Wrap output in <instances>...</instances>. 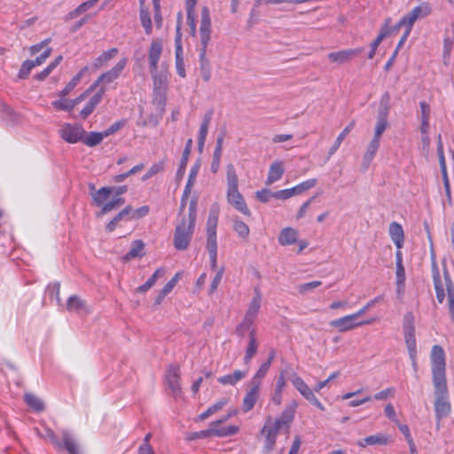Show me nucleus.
Here are the masks:
<instances>
[{
	"instance_id": "obj_17",
	"label": "nucleus",
	"mask_w": 454,
	"mask_h": 454,
	"mask_svg": "<svg viewBox=\"0 0 454 454\" xmlns=\"http://www.w3.org/2000/svg\"><path fill=\"white\" fill-rule=\"evenodd\" d=\"M87 97L88 91L84 90L82 94L74 99L61 98L60 99L53 101L51 105L56 110L67 111L70 113L78 104L85 100Z\"/></svg>"
},
{
	"instance_id": "obj_23",
	"label": "nucleus",
	"mask_w": 454,
	"mask_h": 454,
	"mask_svg": "<svg viewBox=\"0 0 454 454\" xmlns=\"http://www.w3.org/2000/svg\"><path fill=\"white\" fill-rule=\"evenodd\" d=\"M260 382H255L254 385H251L250 389L247 391L243 399L242 410L244 412H247L254 407L260 395Z\"/></svg>"
},
{
	"instance_id": "obj_26",
	"label": "nucleus",
	"mask_w": 454,
	"mask_h": 454,
	"mask_svg": "<svg viewBox=\"0 0 454 454\" xmlns=\"http://www.w3.org/2000/svg\"><path fill=\"white\" fill-rule=\"evenodd\" d=\"M390 437L384 434H377L369 435L362 440H359L356 444L361 448L372 445H387L390 442Z\"/></svg>"
},
{
	"instance_id": "obj_56",
	"label": "nucleus",
	"mask_w": 454,
	"mask_h": 454,
	"mask_svg": "<svg viewBox=\"0 0 454 454\" xmlns=\"http://www.w3.org/2000/svg\"><path fill=\"white\" fill-rule=\"evenodd\" d=\"M207 250L208 253H217L216 232H207Z\"/></svg>"
},
{
	"instance_id": "obj_6",
	"label": "nucleus",
	"mask_w": 454,
	"mask_h": 454,
	"mask_svg": "<svg viewBox=\"0 0 454 454\" xmlns=\"http://www.w3.org/2000/svg\"><path fill=\"white\" fill-rule=\"evenodd\" d=\"M430 361L432 366L433 383L447 382L445 353L441 346H433L430 355Z\"/></svg>"
},
{
	"instance_id": "obj_15",
	"label": "nucleus",
	"mask_w": 454,
	"mask_h": 454,
	"mask_svg": "<svg viewBox=\"0 0 454 454\" xmlns=\"http://www.w3.org/2000/svg\"><path fill=\"white\" fill-rule=\"evenodd\" d=\"M162 52V40L159 38L153 39L147 51L150 72L160 69L159 62L161 58Z\"/></svg>"
},
{
	"instance_id": "obj_22",
	"label": "nucleus",
	"mask_w": 454,
	"mask_h": 454,
	"mask_svg": "<svg viewBox=\"0 0 454 454\" xmlns=\"http://www.w3.org/2000/svg\"><path fill=\"white\" fill-rule=\"evenodd\" d=\"M208 430L211 437H226L236 434L239 432V427L236 426L222 427L221 421L215 420L209 424Z\"/></svg>"
},
{
	"instance_id": "obj_21",
	"label": "nucleus",
	"mask_w": 454,
	"mask_h": 454,
	"mask_svg": "<svg viewBox=\"0 0 454 454\" xmlns=\"http://www.w3.org/2000/svg\"><path fill=\"white\" fill-rule=\"evenodd\" d=\"M362 52L361 48L343 50L339 51L331 52L327 55L328 59L331 62L337 63L339 65L348 62L351 59L357 56Z\"/></svg>"
},
{
	"instance_id": "obj_52",
	"label": "nucleus",
	"mask_w": 454,
	"mask_h": 454,
	"mask_svg": "<svg viewBox=\"0 0 454 454\" xmlns=\"http://www.w3.org/2000/svg\"><path fill=\"white\" fill-rule=\"evenodd\" d=\"M67 309L69 311H80L84 309V302L76 295L70 296L67 302Z\"/></svg>"
},
{
	"instance_id": "obj_58",
	"label": "nucleus",
	"mask_w": 454,
	"mask_h": 454,
	"mask_svg": "<svg viewBox=\"0 0 454 454\" xmlns=\"http://www.w3.org/2000/svg\"><path fill=\"white\" fill-rule=\"evenodd\" d=\"M223 272H224V268L223 267H221L219 268L216 272H215V275L211 282V285H210V287H209V290H208V293L209 294H214L219 284L221 283L222 281V278H223Z\"/></svg>"
},
{
	"instance_id": "obj_32",
	"label": "nucleus",
	"mask_w": 454,
	"mask_h": 454,
	"mask_svg": "<svg viewBox=\"0 0 454 454\" xmlns=\"http://www.w3.org/2000/svg\"><path fill=\"white\" fill-rule=\"evenodd\" d=\"M286 385L285 372H281L277 379L274 393L271 396V401L276 405H280L282 403V395L284 388Z\"/></svg>"
},
{
	"instance_id": "obj_14",
	"label": "nucleus",
	"mask_w": 454,
	"mask_h": 454,
	"mask_svg": "<svg viewBox=\"0 0 454 454\" xmlns=\"http://www.w3.org/2000/svg\"><path fill=\"white\" fill-rule=\"evenodd\" d=\"M106 93L105 88H99L94 93H90L85 99L88 98L83 107L79 112V117L81 119H87L101 103L103 97Z\"/></svg>"
},
{
	"instance_id": "obj_50",
	"label": "nucleus",
	"mask_w": 454,
	"mask_h": 454,
	"mask_svg": "<svg viewBox=\"0 0 454 454\" xmlns=\"http://www.w3.org/2000/svg\"><path fill=\"white\" fill-rule=\"evenodd\" d=\"M317 184L316 178L308 179L293 187L294 195H301L306 191L314 188Z\"/></svg>"
},
{
	"instance_id": "obj_18",
	"label": "nucleus",
	"mask_w": 454,
	"mask_h": 454,
	"mask_svg": "<svg viewBox=\"0 0 454 454\" xmlns=\"http://www.w3.org/2000/svg\"><path fill=\"white\" fill-rule=\"evenodd\" d=\"M200 168V161H196L191 168L188 180H187L186 185L184 187V192H183V195L181 198V207H180L181 210H183L184 208V207L187 203L188 197L192 192V188L193 184L196 182V178L199 174Z\"/></svg>"
},
{
	"instance_id": "obj_43",
	"label": "nucleus",
	"mask_w": 454,
	"mask_h": 454,
	"mask_svg": "<svg viewBox=\"0 0 454 454\" xmlns=\"http://www.w3.org/2000/svg\"><path fill=\"white\" fill-rule=\"evenodd\" d=\"M227 191L239 189V178L232 164L226 167Z\"/></svg>"
},
{
	"instance_id": "obj_45",
	"label": "nucleus",
	"mask_w": 454,
	"mask_h": 454,
	"mask_svg": "<svg viewBox=\"0 0 454 454\" xmlns=\"http://www.w3.org/2000/svg\"><path fill=\"white\" fill-rule=\"evenodd\" d=\"M24 400L27 406H29L33 411L36 412H40L44 410L43 402L39 397L33 394H25Z\"/></svg>"
},
{
	"instance_id": "obj_33",
	"label": "nucleus",
	"mask_w": 454,
	"mask_h": 454,
	"mask_svg": "<svg viewBox=\"0 0 454 454\" xmlns=\"http://www.w3.org/2000/svg\"><path fill=\"white\" fill-rule=\"evenodd\" d=\"M197 4V0H185V7H186V14H187V21L189 23L191 28V34L195 35L196 34V14H195V7Z\"/></svg>"
},
{
	"instance_id": "obj_28",
	"label": "nucleus",
	"mask_w": 454,
	"mask_h": 454,
	"mask_svg": "<svg viewBox=\"0 0 454 454\" xmlns=\"http://www.w3.org/2000/svg\"><path fill=\"white\" fill-rule=\"evenodd\" d=\"M258 350V342L256 340V330L252 329L251 333L249 334L248 344L246 348L245 356H244V364L248 365L257 353Z\"/></svg>"
},
{
	"instance_id": "obj_64",
	"label": "nucleus",
	"mask_w": 454,
	"mask_h": 454,
	"mask_svg": "<svg viewBox=\"0 0 454 454\" xmlns=\"http://www.w3.org/2000/svg\"><path fill=\"white\" fill-rule=\"evenodd\" d=\"M34 68L32 60H26L22 63L19 71V77L25 79L28 76L30 71Z\"/></svg>"
},
{
	"instance_id": "obj_12",
	"label": "nucleus",
	"mask_w": 454,
	"mask_h": 454,
	"mask_svg": "<svg viewBox=\"0 0 454 454\" xmlns=\"http://www.w3.org/2000/svg\"><path fill=\"white\" fill-rule=\"evenodd\" d=\"M388 102L389 95L385 93L380 100L381 108L379 111L377 121L374 128V138L381 140V136L388 127L387 114H388Z\"/></svg>"
},
{
	"instance_id": "obj_25",
	"label": "nucleus",
	"mask_w": 454,
	"mask_h": 454,
	"mask_svg": "<svg viewBox=\"0 0 454 454\" xmlns=\"http://www.w3.org/2000/svg\"><path fill=\"white\" fill-rule=\"evenodd\" d=\"M444 282L447 293V308L450 313L451 321L454 324V285L451 281L450 276L447 270L444 271Z\"/></svg>"
},
{
	"instance_id": "obj_20",
	"label": "nucleus",
	"mask_w": 454,
	"mask_h": 454,
	"mask_svg": "<svg viewBox=\"0 0 454 454\" xmlns=\"http://www.w3.org/2000/svg\"><path fill=\"white\" fill-rule=\"evenodd\" d=\"M254 295L251 301L248 304V308L247 309V312L245 314V318H247V322L254 323L257 317V315L259 313V310L261 309V303H262V294L260 292V289L258 287H255L254 290Z\"/></svg>"
},
{
	"instance_id": "obj_48",
	"label": "nucleus",
	"mask_w": 454,
	"mask_h": 454,
	"mask_svg": "<svg viewBox=\"0 0 454 454\" xmlns=\"http://www.w3.org/2000/svg\"><path fill=\"white\" fill-rule=\"evenodd\" d=\"M113 192L111 187H102L92 193V199L97 206H102Z\"/></svg>"
},
{
	"instance_id": "obj_60",
	"label": "nucleus",
	"mask_w": 454,
	"mask_h": 454,
	"mask_svg": "<svg viewBox=\"0 0 454 454\" xmlns=\"http://www.w3.org/2000/svg\"><path fill=\"white\" fill-rule=\"evenodd\" d=\"M420 106V121H430L431 107L425 101L419 103Z\"/></svg>"
},
{
	"instance_id": "obj_24",
	"label": "nucleus",
	"mask_w": 454,
	"mask_h": 454,
	"mask_svg": "<svg viewBox=\"0 0 454 454\" xmlns=\"http://www.w3.org/2000/svg\"><path fill=\"white\" fill-rule=\"evenodd\" d=\"M285 173V166L282 160L273 161L269 168L267 178L265 181L266 185H271L280 180Z\"/></svg>"
},
{
	"instance_id": "obj_62",
	"label": "nucleus",
	"mask_w": 454,
	"mask_h": 454,
	"mask_svg": "<svg viewBox=\"0 0 454 454\" xmlns=\"http://www.w3.org/2000/svg\"><path fill=\"white\" fill-rule=\"evenodd\" d=\"M254 323H247V318L244 317L243 321L236 327V333L239 336H244L247 332L251 333L252 329H255L253 327Z\"/></svg>"
},
{
	"instance_id": "obj_63",
	"label": "nucleus",
	"mask_w": 454,
	"mask_h": 454,
	"mask_svg": "<svg viewBox=\"0 0 454 454\" xmlns=\"http://www.w3.org/2000/svg\"><path fill=\"white\" fill-rule=\"evenodd\" d=\"M150 207L148 206H142L136 210L132 209L131 213L129 214V220L142 218L148 215Z\"/></svg>"
},
{
	"instance_id": "obj_51",
	"label": "nucleus",
	"mask_w": 454,
	"mask_h": 454,
	"mask_svg": "<svg viewBox=\"0 0 454 454\" xmlns=\"http://www.w3.org/2000/svg\"><path fill=\"white\" fill-rule=\"evenodd\" d=\"M233 229L241 239H247L250 232L248 226L238 218L233 220Z\"/></svg>"
},
{
	"instance_id": "obj_59",
	"label": "nucleus",
	"mask_w": 454,
	"mask_h": 454,
	"mask_svg": "<svg viewBox=\"0 0 454 454\" xmlns=\"http://www.w3.org/2000/svg\"><path fill=\"white\" fill-rule=\"evenodd\" d=\"M255 198L262 203H267L272 198L275 199V192H271L269 189H262L255 192Z\"/></svg>"
},
{
	"instance_id": "obj_37",
	"label": "nucleus",
	"mask_w": 454,
	"mask_h": 454,
	"mask_svg": "<svg viewBox=\"0 0 454 454\" xmlns=\"http://www.w3.org/2000/svg\"><path fill=\"white\" fill-rule=\"evenodd\" d=\"M145 243L141 239H137L132 243L130 250L123 256L124 261H130L135 258L142 257L145 254Z\"/></svg>"
},
{
	"instance_id": "obj_54",
	"label": "nucleus",
	"mask_w": 454,
	"mask_h": 454,
	"mask_svg": "<svg viewBox=\"0 0 454 454\" xmlns=\"http://www.w3.org/2000/svg\"><path fill=\"white\" fill-rule=\"evenodd\" d=\"M62 438H63V442H64L65 448L67 449L68 453L69 454H78L76 443L67 432L63 433Z\"/></svg>"
},
{
	"instance_id": "obj_38",
	"label": "nucleus",
	"mask_w": 454,
	"mask_h": 454,
	"mask_svg": "<svg viewBox=\"0 0 454 454\" xmlns=\"http://www.w3.org/2000/svg\"><path fill=\"white\" fill-rule=\"evenodd\" d=\"M192 146V139L190 138L186 142L185 148L183 152V155H182V158L180 160L179 168L176 171V177L179 179H181L184 175L185 168H186L187 162H188V158L191 153Z\"/></svg>"
},
{
	"instance_id": "obj_19",
	"label": "nucleus",
	"mask_w": 454,
	"mask_h": 454,
	"mask_svg": "<svg viewBox=\"0 0 454 454\" xmlns=\"http://www.w3.org/2000/svg\"><path fill=\"white\" fill-rule=\"evenodd\" d=\"M298 408V402L292 400L288 404L286 405L279 418L276 419L285 427V432H289L290 425L294 419L296 410Z\"/></svg>"
},
{
	"instance_id": "obj_57",
	"label": "nucleus",
	"mask_w": 454,
	"mask_h": 454,
	"mask_svg": "<svg viewBox=\"0 0 454 454\" xmlns=\"http://www.w3.org/2000/svg\"><path fill=\"white\" fill-rule=\"evenodd\" d=\"M416 21L417 20L415 17L411 14V12H409L399 20V26H404L405 30L411 32L413 25Z\"/></svg>"
},
{
	"instance_id": "obj_13",
	"label": "nucleus",
	"mask_w": 454,
	"mask_h": 454,
	"mask_svg": "<svg viewBox=\"0 0 454 454\" xmlns=\"http://www.w3.org/2000/svg\"><path fill=\"white\" fill-rule=\"evenodd\" d=\"M165 382L169 395L174 398L182 395V388L180 385V372L176 365H170L165 375Z\"/></svg>"
},
{
	"instance_id": "obj_30",
	"label": "nucleus",
	"mask_w": 454,
	"mask_h": 454,
	"mask_svg": "<svg viewBox=\"0 0 454 454\" xmlns=\"http://www.w3.org/2000/svg\"><path fill=\"white\" fill-rule=\"evenodd\" d=\"M298 231L291 227L281 230L278 236V243L281 246H290L297 242Z\"/></svg>"
},
{
	"instance_id": "obj_29",
	"label": "nucleus",
	"mask_w": 454,
	"mask_h": 454,
	"mask_svg": "<svg viewBox=\"0 0 454 454\" xmlns=\"http://www.w3.org/2000/svg\"><path fill=\"white\" fill-rule=\"evenodd\" d=\"M380 146V140L378 138L372 137L369 142L365 153L363 157V163L365 165L367 168L370 163L373 160Z\"/></svg>"
},
{
	"instance_id": "obj_9",
	"label": "nucleus",
	"mask_w": 454,
	"mask_h": 454,
	"mask_svg": "<svg viewBox=\"0 0 454 454\" xmlns=\"http://www.w3.org/2000/svg\"><path fill=\"white\" fill-rule=\"evenodd\" d=\"M372 322H374L373 318L358 321V318L353 313L333 319L329 322V325L333 328L336 329L339 333H345L352 331L364 325H370Z\"/></svg>"
},
{
	"instance_id": "obj_42",
	"label": "nucleus",
	"mask_w": 454,
	"mask_h": 454,
	"mask_svg": "<svg viewBox=\"0 0 454 454\" xmlns=\"http://www.w3.org/2000/svg\"><path fill=\"white\" fill-rule=\"evenodd\" d=\"M219 215V206L215 204L211 207L207 221V232H216Z\"/></svg>"
},
{
	"instance_id": "obj_39",
	"label": "nucleus",
	"mask_w": 454,
	"mask_h": 454,
	"mask_svg": "<svg viewBox=\"0 0 454 454\" xmlns=\"http://www.w3.org/2000/svg\"><path fill=\"white\" fill-rule=\"evenodd\" d=\"M355 125H356V121L353 120L339 134V136L337 137L334 144L329 149V155L330 156H332L333 154H334L337 152V150L340 148L341 143L343 142L345 137L348 136V134L354 129Z\"/></svg>"
},
{
	"instance_id": "obj_11",
	"label": "nucleus",
	"mask_w": 454,
	"mask_h": 454,
	"mask_svg": "<svg viewBox=\"0 0 454 454\" xmlns=\"http://www.w3.org/2000/svg\"><path fill=\"white\" fill-rule=\"evenodd\" d=\"M59 134L65 142L75 144L82 140L85 130L81 124L66 122L60 126Z\"/></svg>"
},
{
	"instance_id": "obj_4",
	"label": "nucleus",
	"mask_w": 454,
	"mask_h": 454,
	"mask_svg": "<svg viewBox=\"0 0 454 454\" xmlns=\"http://www.w3.org/2000/svg\"><path fill=\"white\" fill-rule=\"evenodd\" d=\"M434 394V411L437 420V427L440 421L448 417L451 411L447 382L433 383Z\"/></svg>"
},
{
	"instance_id": "obj_44",
	"label": "nucleus",
	"mask_w": 454,
	"mask_h": 454,
	"mask_svg": "<svg viewBox=\"0 0 454 454\" xmlns=\"http://www.w3.org/2000/svg\"><path fill=\"white\" fill-rule=\"evenodd\" d=\"M410 12L418 20L430 15L432 12V7L429 3L424 2L412 8Z\"/></svg>"
},
{
	"instance_id": "obj_8",
	"label": "nucleus",
	"mask_w": 454,
	"mask_h": 454,
	"mask_svg": "<svg viewBox=\"0 0 454 454\" xmlns=\"http://www.w3.org/2000/svg\"><path fill=\"white\" fill-rule=\"evenodd\" d=\"M281 431H285V427L276 419L268 418L261 430V434L265 438L264 450L271 451L276 444L277 437Z\"/></svg>"
},
{
	"instance_id": "obj_55",
	"label": "nucleus",
	"mask_w": 454,
	"mask_h": 454,
	"mask_svg": "<svg viewBox=\"0 0 454 454\" xmlns=\"http://www.w3.org/2000/svg\"><path fill=\"white\" fill-rule=\"evenodd\" d=\"M270 367V362H264L263 364H262L257 372H255L254 376L253 377L251 380V385H254L255 382L261 383V380L265 377Z\"/></svg>"
},
{
	"instance_id": "obj_46",
	"label": "nucleus",
	"mask_w": 454,
	"mask_h": 454,
	"mask_svg": "<svg viewBox=\"0 0 454 454\" xmlns=\"http://www.w3.org/2000/svg\"><path fill=\"white\" fill-rule=\"evenodd\" d=\"M164 273H165V270L161 268L156 270L154 271V273L147 279V281L145 284H143L142 286H140L137 288V292H139V293L147 292L150 288H152L154 286L157 279L164 275Z\"/></svg>"
},
{
	"instance_id": "obj_1",
	"label": "nucleus",
	"mask_w": 454,
	"mask_h": 454,
	"mask_svg": "<svg viewBox=\"0 0 454 454\" xmlns=\"http://www.w3.org/2000/svg\"><path fill=\"white\" fill-rule=\"evenodd\" d=\"M197 217V201L192 200L189 204L188 215L184 217L176 227L174 246L177 250H185L192 240Z\"/></svg>"
},
{
	"instance_id": "obj_61",
	"label": "nucleus",
	"mask_w": 454,
	"mask_h": 454,
	"mask_svg": "<svg viewBox=\"0 0 454 454\" xmlns=\"http://www.w3.org/2000/svg\"><path fill=\"white\" fill-rule=\"evenodd\" d=\"M391 19L387 18L385 20L383 27L380 28V34L377 36V39L380 41H383L387 36L391 35Z\"/></svg>"
},
{
	"instance_id": "obj_47",
	"label": "nucleus",
	"mask_w": 454,
	"mask_h": 454,
	"mask_svg": "<svg viewBox=\"0 0 454 454\" xmlns=\"http://www.w3.org/2000/svg\"><path fill=\"white\" fill-rule=\"evenodd\" d=\"M105 137L104 132H85L82 142L90 147H93L99 145Z\"/></svg>"
},
{
	"instance_id": "obj_53",
	"label": "nucleus",
	"mask_w": 454,
	"mask_h": 454,
	"mask_svg": "<svg viewBox=\"0 0 454 454\" xmlns=\"http://www.w3.org/2000/svg\"><path fill=\"white\" fill-rule=\"evenodd\" d=\"M125 203V200L121 197L114 198L111 201L102 205L101 214H106Z\"/></svg>"
},
{
	"instance_id": "obj_34",
	"label": "nucleus",
	"mask_w": 454,
	"mask_h": 454,
	"mask_svg": "<svg viewBox=\"0 0 454 454\" xmlns=\"http://www.w3.org/2000/svg\"><path fill=\"white\" fill-rule=\"evenodd\" d=\"M247 371L236 370L231 374L219 377L217 381L222 385L235 386L247 376Z\"/></svg>"
},
{
	"instance_id": "obj_41",
	"label": "nucleus",
	"mask_w": 454,
	"mask_h": 454,
	"mask_svg": "<svg viewBox=\"0 0 454 454\" xmlns=\"http://www.w3.org/2000/svg\"><path fill=\"white\" fill-rule=\"evenodd\" d=\"M396 292L403 294L405 289V269L403 263L395 264Z\"/></svg>"
},
{
	"instance_id": "obj_31",
	"label": "nucleus",
	"mask_w": 454,
	"mask_h": 454,
	"mask_svg": "<svg viewBox=\"0 0 454 454\" xmlns=\"http://www.w3.org/2000/svg\"><path fill=\"white\" fill-rule=\"evenodd\" d=\"M212 114H213L212 111L207 112L204 115L203 121L200 127L198 145H199V149L200 151L204 147V144H205V141H206V138L207 136V132H208L209 124L212 120Z\"/></svg>"
},
{
	"instance_id": "obj_3",
	"label": "nucleus",
	"mask_w": 454,
	"mask_h": 454,
	"mask_svg": "<svg viewBox=\"0 0 454 454\" xmlns=\"http://www.w3.org/2000/svg\"><path fill=\"white\" fill-rule=\"evenodd\" d=\"M200 46L199 48V65L210 66V60L207 56V46L211 40V19L208 7L204 6L201 9V18L200 24Z\"/></svg>"
},
{
	"instance_id": "obj_35",
	"label": "nucleus",
	"mask_w": 454,
	"mask_h": 454,
	"mask_svg": "<svg viewBox=\"0 0 454 454\" xmlns=\"http://www.w3.org/2000/svg\"><path fill=\"white\" fill-rule=\"evenodd\" d=\"M88 71V67H82L78 74H76L71 81L59 91L60 98H66L81 82L84 74Z\"/></svg>"
},
{
	"instance_id": "obj_5",
	"label": "nucleus",
	"mask_w": 454,
	"mask_h": 454,
	"mask_svg": "<svg viewBox=\"0 0 454 454\" xmlns=\"http://www.w3.org/2000/svg\"><path fill=\"white\" fill-rule=\"evenodd\" d=\"M415 317L411 312H408L403 317V330L409 357L411 361L413 370H418L417 360V340L415 336Z\"/></svg>"
},
{
	"instance_id": "obj_10",
	"label": "nucleus",
	"mask_w": 454,
	"mask_h": 454,
	"mask_svg": "<svg viewBox=\"0 0 454 454\" xmlns=\"http://www.w3.org/2000/svg\"><path fill=\"white\" fill-rule=\"evenodd\" d=\"M293 386L299 391V393L308 400L311 404L315 405L317 408L321 411L325 410L324 405L320 403V401L316 397L313 391L309 388V387L305 383V381L295 372L292 373L289 378Z\"/></svg>"
},
{
	"instance_id": "obj_27",
	"label": "nucleus",
	"mask_w": 454,
	"mask_h": 454,
	"mask_svg": "<svg viewBox=\"0 0 454 454\" xmlns=\"http://www.w3.org/2000/svg\"><path fill=\"white\" fill-rule=\"evenodd\" d=\"M388 232L396 248L402 249L404 242V232L402 225L396 222H392L389 224Z\"/></svg>"
},
{
	"instance_id": "obj_16",
	"label": "nucleus",
	"mask_w": 454,
	"mask_h": 454,
	"mask_svg": "<svg viewBox=\"0 0 454 454\" xmlns=\"http://www.w3.org/2000/svg\"><path fill=\"white\" fill-rule=\"evenodd\" d=\"M226 196H227V201L236 210L239 211L240 213H242L243 215H245L247 216L251 215V211L249 210L248 207L247 206L244 197L239 192V189L227 191Z\"/></svg>"
},
{
	"instance_id": "obj_7",
	"label": "nucleus",
	"mask_w": 454,
	"mask_h": 454,
	"mask_svg": "<svg viewBox=\"0 0 454 454\" xmlns=\"http://www.w3.org/2000/svg\"><path fill=\"white\" fill-rule=\"evenodd\" d=\"M126 65L127 59L122 58L114 65V67L98 76V78L87 90H85L88 91V96L94 92L98 87L105 88L106 90V85L114 82L121 75Z\"/></svg>"
},
{
	"instance_id": "obj_2",
	"label": "nucleus",
	"mask_w": 454,
	"mask_h": 454,
	"mask_svg": "<svg viewBox=\"0 0 454 454\" xmlns=\"http://www.w3.org/2000/svg\"><path fill=\"white\" fill-rule=\"evenodd\" d=\"M150 73L153 79V102L158 106L163 107L166 102L170 76L168 68L162 63L160 70Z\"/></svg>"
},
{
	"instance_id": "obj_49",
	"label": "nucleus",
	"mask_w": 454,
	"mask_h": 454,
	"mask_svg": "<svg viewBox=\"0 0 454 454\" xmlns=\"http://www.w3.org/2000/svg\"><path fill=\"white\" fill-rule=\"evenodd\" d=\"M140 21L145 28V32L147 35H151L153 32V23L149 11L144 6L140 7Z\"/></svg>"
},
{
	"instance_id": "obj_36",
	"label": "nucleus",
	"mask_w": 454,
	"mask_h": 454,
	"mask_svg": "<svg viewBox=\"0 0 454 454\" xmlns=\"http://www.w3.org/2000/svg\"><path fill=\"white\" fill-rule=\"evenodd\" d=\"M433 280H434V286L436 293V298L439 303H442L445 299V291L443 288V286L441 281V277L439 270L437 269V266L435 262H433Z\"/></svg>"
},
{
	"instance_id": "obj_40",
	"label": "nucleus",
	"mask_w": 454,
	"mask_h": 454,
	"mask_svg": "<svg viewBox=\"0 0 454 454\" xmlns=\"http://www.w3.org/2000/svg\"><path fill=\"white\" fill-rule=\"evenodd\" d=\"M118 54L117 48H112L108 51H104L99 55L94 61L93 67L97 69L106 66L111 59H113Z\"/></svg>"
}]
</instances>
